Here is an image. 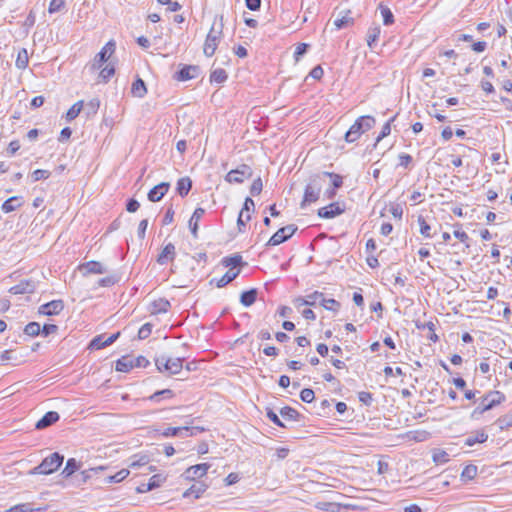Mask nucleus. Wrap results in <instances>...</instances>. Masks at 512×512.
<instances>
[{
  "mask_svg": "<svg viewBox=\"0 0 512 512\" xmlns=\"http://www.w3.org/2000/svg\"><path fill=\"white\" fill-rule=\"evenodd\" d=\"M376 120L373 116L365 115L356 119L354 124L345 133L344 139L347 143L357 141L362 134L374 127Z\"/></svg>",
  "mask_w": 512,
  "mask_h": 512,
  "instance_id": "nucleus-1",
  "label": "nucleus"
},
{
  "mask_svg": "<svg viewBox=\"0 0 512 512\" xmlns=\"http://www.w3.org/2000/svg\"><path fill=\"white\" fill-rule=\"evenodd\" d=\"M506 400L505 395L500 391L487 392L480 401V404L471 413V418L478 419L486 411L491 410Z\"/></svg>",
  "mask_w": 512,
  "mask_h": 512,
  "instance_id": "nucleus-2",
  "label": "nucleus"
},
{
  "mask_svg": "<svg viewBox=\"0 0 512 512\" xmlns=\"http://www.w3.org/2000/svg\"><path fill=\"white\" fill-rule=\"evenodd\" d=\"M325 179L321 174L313 175L305 187L303 201L301 206L316 202L319 199L322 188L325 184Z\"/></svg>",
  "mask_w": 512,
  "mask_h": 512,
  "instance_id": "nucleus-3",
  "label": "nucleus"
},
{
  "mask_svg": "<svg viewBox=\"0 0 512 512\" xmlns=\"http://www.w3.org/2000/svg\"><path fill=\"white\" fill-rule=\"evenodd\" d=\"M63 460H64L63 455L59 454L58 452H54V453L50 454L49 456H47L46 458H44L38 466L31 469L29 471V474L30 475H36V474L49 475V474L55 472L56 470H58V468L62 465Z\"/></svg>",
  "mask_w": 512,
  "mask_h": 512,
  "instance_id": "nucleus-4",
  "label": "nucleus"
},
{
  "mask_svg": "<svg viewBox=\"0 0 512 512\" xmlns=\"http://www.w3.org/2000/svg\"><path fill=\"white\" fill-rule=\"evenodd\" d=\"M223 34V23L222 21L217 24L214 22L211 26V29L206 37L203 52L207 57H211L214 55L218 44L222 38Z\"/></svg>",
  "mask_w": 512,
  "mask_h": 512,
  "instance_id": "nucleus-5",
  "label": "nucleus"
},
{
  "mask_svg": "<svg viewBox=\"0 0 512 512\" xmlns=\"http://www.w3.org/2000/svg\"><path fill=\"white\" fill-rule=\"evenodd\" d=\"M115 48V41H108L106 45L101 49V51L97 53L94 57L93 62L91 64V69L93 71L101 69L103 64L107 62L111 55L115 52Z\"/></svg>",
  "mask_w": 512,
  "mask_h": 512,
  "instance_id": "nucleus-6",
  "label": "nucleus"
},
{
  "mask_svg": "<svg viewBox=\"0 0 512 512\" xmlns=\"http://www.w3.org/2000/svg\"><path fill=\"white\" fill-rule=\"evenodd\" d=\"M253 175L252 168L247 164H241L236 169L231 170L225 176L228 183H243L245 179L251 178Z\"/></svg>",
  "mask_w": 512,
  "mask_h": 512,
  "instance_id": "nucleus-7",
  "label": "nucleus"
},
{
  "mask_svg": "<svg viewBox=\"0 0 512 512\" xmlns=\"http://www.w3.org/2000/svg\"><path fill=\"white\" fill-rule=\"evenodd\" d=\"M204 431V428L195 426V427H189V426H183V427H168L162 431V436L168 437V436H177L181 438H186L190 436H195L198 433H201Z\"/></svg>",
  "mask_w": 512,
  "mask_h": 512,
  "instance_id": "nucleus-8",
  "label": "nucleus"
},
{
  "mask_svg": "<svg viewBox=\"0 0 512 512\" xmlns=\"http://www.w3.org/2000/svg\"><path fill=\"white\" fill-rule=\"evenodd\" d=\"M297 231V227L293 224L284 226L276 231L266 243V246H277L291 238Z\"/></svg>",
  "mask_w": 512,
  "mask_h": 512,
  "instance_id": "nucleus-9",
  "label": "nucleus"
},
{
  "mask_svg": "<svg viewBox=\"0 0 512 512\" xmlns=\"http://www.w3.org/2000/svg\"><path fill=\"white\" fill-rule=\"evenodd\" d=\"M120 336V332L114 333L109 337H105V335H97L94 337L88 345V349L90 350H99L104 347H107L113 344Z\"/></svg>",
  "mask_w": 512,
  "mask_h": 512,
  "instance_id": "nucleus-10",
  "label": "nucleus"
},
{
  "mask_svg": "<svg viewBox=\"0 0 512 512\" xmlns=\"http://www.w3.org/2000/svg\"><path fill=\"white\" fill-rule=\"evenodd\" d=\"M200 74V67L197 65H183L179 71L175 72L173 78L177 81H187L197 78Z\"/></svg>",
  "mask_w": 512,
  "mask_h": 512,
  "instance_id": "nucleus-11",
  "label": "nucleus"
},
{
  "mask_svg": "<svg viewBox=\"0 0 512 512\" xmlns=\"http://www.w3.org/2000/svg\"><path fill=\"white\" fill-rule=\"evenodd\" d=\"M183 358H168L162 367V375L167 374L168 377L179 374L183 369Z\"/></svg>",
  "mask_w": 512,
  "mask_h": 512,
  "instance_id": "nucleus-12",
  "label": "nucleus"
},
{
  "mask_svg": "<svg viewBox=\"0 0 512 512\" xmlns=\"http://www.w3.org/2000/svg\"><path fill=\"white\" fill-rule=\"evenodd\" d=\"M64 309V303L62 300H53L39 307V313L52 316L58 315Z\"/></svg>",
  "mask_w": 512,
  "mask_h": 512,
  "instance_id": "nucleus-13",
  "label": "nucleus"
},
{
  "mask_svg": "<svg viewBox=\"0 0 512 512\" xmlns=\"http://www.w3.org/2000/svg\"><path fill=\"white\" fill-rule=\"evenodd\" d=\"M209 468L210 465L207 463H201L191 466L185 471V478L188 480L195 481L197 478H202L203 476H205Z\"/></svg>",
  "mask_w": 512,
  "mask_h": 512,
  "instance_id": "nucleus-14",
  "label": "nucleus"
},
{
  "mask_svg": "<svg viewBox=\"0 0 512 512\" xmlns=\"http://www.w3.org/2000/svg\"><path fill=\"white\" fill-rule=\"evenodd\" d=\"M36 289V284L32 280H22L18 284L9 289V293L13 295L30 294Z\"/></svg>",
  "mask_w": 512,
  "mask_h": 512,
  "instance_id": "nucleus-15",
  "label": "nucleus"
},
{
  "mask_svg": "<svg viewBox=\"0 0 512 512\" xmlns=\"http://www.w3.org/2000/svg\"><path fill=\"white\" fill-rule=\"evenodd\" d=\"M344 212V208H342L339 203L334 202L325 207L318 209V216L325 219L334 218L338 215H341Z\"/></svg>",
  "mask_w": 512,
  "mask_h": 512,
  "instance_id": "nucleus-16",
  "label": "nucleus"
},
{
  "mask_svg": "<svg viewBox=\"0 0 512 512\" xmlns=\"http://www.w3.org/2000/svg\"><path fill=\"white\" fill-rule=\"evenodd\" d=\"M208 484L204 481H195L189 489H187L183 493L184 498L193 497L194 499H198L202 496V494L207 490Z\"/></svg>",
  "mask_w": 512,
  "mask_h": 512,
  "instance_id": "nucleus-17",
  "label": "nucleus"
},
{
  "mask_svg": "<svg viewBox=\"0 0 512 512\" xmlns=\"http://www.w3.org/2000/svg\"><path fill=\"white\" fill-rule=\"evenodd\" d=\"M59 420V414L55 411L47 412L35 425L36 429L41 430L51 426Z\"/></svg>",
  "mask_w": 512,
  "mask_h": 512,
  "instance_id": "nucleus-18",
  "label": "nucleus"
},
{
  "mask_svg": "<svg viewBox=\"0 0 512 512\" xmlns=\"http://www.w3.org/2000/svg\"><path fill=\"white\" fill-rule=\"evenodd\" d=\"M205 214V209L198 207L193 212L190 220H189V228L191 230V233L194 238L198 237L197 231H198V223L202 219V217Z\"/></svg>",
  "mask_w": 512,
  "mask_h": 512,
  "instance_id": "nucleus-19",
  "label": "nucleus"
},
{
  "mask_svg": "<svg viewBox=\"0 0 512 512\" xmlns=\"http://www.w3.org/2000/svg\"><path fill=\"white\" fill-rule=\"evenodd\" d=\"M488 439V434L483 430H477L471 433L464 441L466 446H474L477 443H484Z\"/></svg>",
  "mask_w": 512,
  "mask_h": 512,
  "instance_id": "nucleus-20",
  "label": "nucleus"
},
{
  "mask_svg": "<svg viewBox=\"0 0 512 512\" xmlns=\"http://www.w3.org/2000/svg\"><path fill=\"white\" fill-rule=\"evenodd\" d=\"M133 368H134V357H132L130 355L121 357L119 360H117L116 366H115L116 371L125 372V373L129 372Z\"/></svg>",
  "mask_w": 512,
  "mask_h": 512,
  "instance_id": "nucleus-21",
  "label": "nucleus"
},
{
  "mask_svg": "<svg viewBox=\"0 0 512 512\" xmlns=\"http://www.w3.org/2000/svg\"><path fill=\"white\" fill-rule=\"evenodd\" d=\"M82 269H85L87 273L90 274H103L107 272V269L104 265L97 261H89L81 266Z\"/></svg>",
  "mask_w": 512,
  "mask_h": 512,
  "instance_id": "nucleus-22",
  "label": "nucleus"
},
{
  "mask_svg": "<svg viewBox=\"0 0 512 512\" xmlns=\"http://www.w3.org/2000/svg\"><path fill=\"white\" fill-rule=\"evenodd\" d=\"M192 188V180L189 177H182L177 181V193L184 197L186 196Z\"/></svg>",
  "mask_w": 512,
  "mask_h": 512,
  "instance_id": "nucleus-23",
  "label": "nucleus"
},
{
  "mask_svg": "<svg viewBox=\"0 0 512 512\" xmlns=\"http://www.w3.org/2000/svg\"><path fill=\"white\" fill-rule=\"evenodd\" d=\"M240 273V270L229 269L220 279L216 281V286L222 288L232 282Z\"/></svg>",
  "mask_w": 512,
  "mask_h": 512,
  "instance_id": "nucleus-24",
  "label": "nucleus"
},
{
  "mask_svg": "<svg viewBox=\"0 0 512 512\" xmlns=\"http://www.w3.org/2000/svg\"><path fill=\"white\" fill-rule=\"evenodd\" d=\"M131 93L134 97L143 98L147 93L146 85L141 78H137L131 87Z\"/></svg>",
  "mask_w": 512,
  "mask_h": 512,
  "instance_id": "nucleus-25",
  "label": "nucleus"
},
{
  "mask_svg": "<svg viewBox=\"0 0 512 512\" xmlns=\"http://www.w3.org/2000/svg\"><path fill=\"white\" fill-rule=\"evenodd\" d=\"M280 415L286 420L300 421L303 417L296 409L285 406L280 409Z\"/></svg>",
  "mask_w": 512,
  "mask_h": 512,
  "instance_id": "nucleus-26",
  "label": "nucleus"
},
{
  "mask_svg": "<svg viewBox=\"0 0 512 512\" xmlns=\"http://www.w3.org/2000/svg\"><path fill=\"white\" fill-rule=\"evenodd\" d=\"M301 9L304 10L303 22H307L310 15L315 14L316 2L315 0H302Z\"/></svg>",
  "mask_w": 512,
  "mask_h": 512,
  "instance_id": "nucleus-27",
  "label": "nucleus"
},
{
  "mask_svg": "<svg viewBox=\"0 0 512 512\" xmlns=\"http://www.w3.org/2000/svg\"><path fill=\"white\" fill-rule=\"evenodd\" d=\"M257 299V290L250 289L248 291H244L240 296V302L245 307L251 306Z\"/></svg>",
  "mask_w": 512,
  "mask_h": 512,
  "instance_id": "nucleus-28",
  "label": "nucleus"
},
{
  "mask_svg": "<svg viewBox=\"0 0 512 512\" xmlns=\"http://www.w3.org/2000/svg\"><path fill=\"white\" fill-rule=\"evenodd\" d=\"M81 465L76 461L75 458H69L66 462L64 469L62 470V475L65 478L70 477L74 474L78 469H80Z\"/></svg>",
  "mask_w": 512,
  "mask_h": 512,
  "instance_id": "nucleus-29",
  "label": "nucleus"
},
{
  "mask_svg": "<svg viewBox=\"0 0 512 512\" xmlns=\"http://www.w3.org/2000/svg\"><path fill=\"white\" fill-rule=\"evenodd\" d=\"M21 206L20 198L17 196L10 197L2 204V211L4 213H10Z\"/></svg>",
  "mask_w": 512,
  "mask_h": 512,
  "instance_id": "nucleus-30",
  "label": "nucleus"
},
{
  "mask_svg": "<svg viewBox=\"0 0 512 512\" xmlns=\"http://www.w3.org/2000/svg\"><path fill=\"white\" fill-rule=\"evenodd\" d=\"M221 263L224 267H230V269L234 270V268L243 264L242 256L239 254H235L233 256L224 257L221 260Z\"/></svg>",
  "mask_w": 512,
  "mask_h": 512,
  "instance_id": "nucleus-31",
  "label": "nucleus"
},
{
  "mask_svg": "<svg viewBox=\"0 0 512 512\" xmlns=\"http://www.w3.org/2000/svg\"><path fill=\"white\" fill-rule=\"evenodd\" d=\"M228 78L227 72L222 68H216L210 74V82L221 84L224 83Z\"/></svg>",
  "mask_w": 512,
  "mask_h": 512,
  "instance_id": "nucleus-32",
  "label": "nucleus"
},
{
  "mask_svg": "<svg viewBox=\"0 0 512 512\" xmlns=\"http://www.w3.org/2000/svg\"><path fill=\"white\" fill-rule=\"evenodd\" d=\"M381 33V28L379 25L372 26L368 29L367 32V44L370 48L377 42Z\"/></svg>",
  "mask_w": 512,
  "mask_h": 512,
  "instance_id": "nucleus-33",
  "label": "nucleus"
},
{
  "mask_svg": "<svg viewBox=\"0 0 512 512\" xmlns=\"http://www.w3.org/2000/svg\"><path fill=\"white\" fill-rule=\"evenodd\" d=\"M417 328L422 329V330H427L428 333H427L426 337L429 340H431L433 342L438 341V336L435 334V324L432 321H428L426 323H423L422 325L417 324Z\"/></svg>",
  "mask_w": 512,
  "mask_h": 512,
  "instance_id": "nucleus-34",
  "label": "nucleus"
},
{
  "mask_svg": "<svg viewBox=\"0 0 512 512\" xmlns=\"http://www.w3.org/2000/svg\"><path fill=\"white\" fill-rule=\"evenodd\" d=\"M28 61H29V57H28L27 50L25 48H23L18 52L15 65L19 69H25L28 65Z\"/></svg>",
  "mask_w": 512,
  "mask_h": 512,
  "instance_id": "nucleus-35",
  "label": "nucleus"
},
{
  "mask_svg": "<svg viewBox=\"0 0 512 512\" xmlns=\"http://www.w3.org/2000/svg\"><path fill=\"white\" fill-rule=\"evenodd\" d=\"M418 223L420 226L421 235L426 238H432L433 234L431 233V226L426 222L425 218L422 215L418 216Z\"/></svg>",
  "mask_w": 512,
  "mask_h": 512,
  "instance_id": "nucleus-36",
  "label": "nucleus"
},
{
  "mask_svg": "<svg viewBox=\"0 0 512 512\" xmlns=\"http://www.w3.org/2000/svg\"><path fill=\"white\" fill-rule=\"evenodd\" d=\"M100 107V100L98 98H93L89 100L85 105V113L90 115H95Z\"/></svg>",
  "mask_w": 512,
  "mask_h": 512,
  "instance_id": "nucleus-37",
  "label": "nucleus"
},
{
  "mask_svg": "<svg viewBox=\"0 0 512 512\" xmlns=\"http://www.w3.org/2000/svg\"><path fill=\"white\" fill-rule=\"evenodd\" d=\"M83 108V101L76 102L66 113L67 121L74 120Z\"/></svg>",
  "mask_w": 512,
  "mask_h": 512,
  "instance_id": "nucleus-38",
  "label": "nucleus"
},
{
  "mask_svg": "<svg viewBox=\"0 0 512 512\" xmlns=\"http://www.w3.org/2000/svg\"><path fill=\"white\" fill-rule=\"evenodd\" d=\"M323 178L329 177L332 179V188L339 189L343 185V178L339 174L333 172H323L321 173Z\"/></svg>",
  "mask_w": 512,
  "mask_h": 512,
  "instance_id": "nucleus-39",
  "label": "nucleus"
},
{
  "mask_svg": "<svg viewBox=\"0 0 512 512\" xmlns=\"http://www.w3.org/2000/svg\"><path fill=\"white\" fill-rule=\"evenodd\" d=\"M349 14L350 11H347L344 16L334 20V25L337 29H343L353 23V18Z\"/></svg>",
  "mask_w": 512,
  "mask_h": 512,
  "instance_id": "nucleus-40",
  "label": "nucleus"
},
{
  "mask_svg": "<svg viewBox=\"0 0 512 512\" xmlns=\"http://www.w3.org/2000/svg\"><path fill=\"white\" fill-rule=\"evenodd\" d=\"M380 12H381V15L383 17V23L384 25H391L394 23V16H393V13L392 11L387 7V6H384V5H380Z\"/></svg>",
  "mask_w": 512,
  "mask_h": 512,
  "instance_id": "nucleus-41",
  "label": "nucleus"
},
{
  "mask_svg": "<svg viewBox=\"0 0 512 512\" xmlns=\"http://www.w3.org/2000/svg\"><path fill=\"white\" fill-rule=\"evenodd\" d=\"M99 78L103 82H107L114 74H115V67L111 64L106 65L104 68L99 69Z\"/></svg>",
  "mask_w": 512,
  "mask_h": 512,
  "instance_id": "nucleus-42",
  "label": "nucleus"
},
{
  "mask_svg": "<svg viewBox=\"0 0 512 512\" xmlns=\"http://www.w3.org/2000/svg\"><path fill=\"white\" fill-rule=\"evenodd\" d=\"M397 114L390 118L382 127L380 134L378 135L376 142H380L383 138L391 133V123L395 121Z\"/></svg>",
  "mask_w": 512,
  "mask_h": 512,
  "instance_id": "nucleus-43",
  "label": "nucleus"
},
{
  "mask_svg": "<svg viewBox=\"0 0 512 512\" xmlns=\"http://www.w3.org/2000/svg\"><path fill=\"white\" fill-rule=\"evenodd\" d=\"M24 332L28 336H32V337L37 336L41 332L40 324L37 322L28 323L24 328Z\"/></svg>",
  "mask_w": 512,
  "mask_h": 512,
  "instance_id": "nucleus-44",
  "label": "nucleus"
},
{
  "mask_svg": "<svg viewBox=\"0 0 512 512\" xmlns=\"http://www.w3.org/2000/svg\"><path fill=\"white\" fill-rule=\"evenodd\" d=\"M40 509H34L30 503H22L12 506L7 512H34Z\"/></svg>",
  "mask_w": 512,
  "mask_h": 512,
  "instance_id": "nucleus-45",
  "label": "nucleus"
},
{
  "mask_svg": "<svg viewBox=\"0 0 512 512\" xmlns=\"http://www.w3.org/2000/svg\"><path fill=\"white\" fill-rule=\"evenodd\" d=\"M103 470H104L103 466L84 470L80 474L81 479L79 481L85 483V482H87L88 479H90L93 476V474H97L98 472L103 471Z\"/></svg>",
  "mask_w": 512,
  "mask_h": 512,
  "instance_id": "nucleus-46",
  "label": "nucleus"
},
{
  "mask_svg": "<svg viewBox=\"0 0 512 512\" xmlns=\"http://www.w3.org/2000/svg\"><path fill=\"white\" fill-rule=\"evenodd\" d=\"M497 423L501 429L512 427V409L507 414L498 418Z\"/></svg>",
  "mask_w": 512,
  "mask_h": 512,
  "instance_id": "nucleus-47",
  "label": "nucleus"
},
{
  "mask_svg": "<svg viewBox=\"0 0 512 512\" xmlns=\"http://www.w3.org/2000/svg\"><path fill=\"white\" fill-rule=\"evenodd\" d=\"M321 305L325 309L331 310L334 312L338 311L340 308V303L333 298H331V299H326L325 297L322 298Z\"/></svg>",
  "mask_w": 512,
  "mask_h": 512,
  "instance_id": "nucleus-48",
  "label": "nucleus"
},
{
  "mask_svg": "<svg viewBox=\"0 0 512 512\" xmlns=\"http://www.w3.org/2000/svg\"><path fill=\"white\" fill-rule=\"evenodd\" d=\"M128 475H129V470L122 469L119 472H117L116 474L108 476L107 482L108 483H112V482L118 483V482H121L122 480H124Z\"/></svg>",
  "mask_w": 512,
  "mask_h": 512,
  "instance_id": "nucleus-49",
  "label": "nucleus"
},
{
  "mask_svg": "<svg viewBox=\"0 0 512 512\" xmlns=\"http://www.w3.org/2000/svg\"><path fill=\"white\" fill-rule=\"evenodd\" d=\"M162 6H166L165 11L172 13L180 10L182 8L181 4L178 1L173 0H161Z\"/></svg>",
  "mask_w": 512,
  "mask_h": 512,
  "instance_id": "nucleus-50",
  "label": "nucleus"
},
{
  "mask_svg": "<svg viewBox=\"0 0 512 512\" xmlns=\"http://www.w3.org/2000/svg\"><path fill=\"white\" fill-rule=\"evenodd\" d=\"M152 327L153 325L149 322L142 325L138 331V338L140 340L147 339L151 335Z\"/></svg>",
  "mask_w": 512,
  "mask_h": 512,
  "instance_id": "nucleus-51",
  "label": "nucleus"
},
{
  "mask_svg": "<svg viewBox=\"0 0 512 512\" xmlns=\"http://www.w3.org/2000/svg\"><path fill=\"white\" fill-rule=\"evenodd\" d=\"M433 461L436 464H443L449 461V454L444 450H438L433 454Z\"/></svg>",
  "mask_w": 512,
  "mask_h": 512,
  "instance_id": "nucleus-52",
  "label": "nucleus"
},
{
  "mask_svg": "<svg viewBox=\"0 0 512 512\" xmlns=\"http://www.w3.org/2000/svg\"><path fill=\"white\" fill-rule=\"evenodd\" d=\"M65 0H51L48 11L53 14L61 11L65 7Z\"/></svg>",
  "mask_w": 512,
  "mask_h": 512,
  "instance_id": "nucleus-53",
  "label": "nucleus"
},
{
  "mask_svg": "<svg viewBox=\"0 0 512 512\" xmlns=\"http://www.w3.org/2000/svg\"><path fill=\"white\" fill-rule=\"evenodd\" d=\"M250 218H251L250 214H245L244 211H240L238 219H237V226H238V230L240 232L244 231L246 223L250 220Z\"/></svg>",
  "mask_w": 512,
  "mask_h": 512,
  "instance_id": "nucleus-54",
  "label": "nucleus"
},
{
  "mask_svg": "<svg viewBox=\"0 0 512 512\" xmlns=\"http://www.w3.org/2000/svg\"><path fill=\"white\" fill-rule=\"evenodd\" d=\"M159 475H154L151 479H150V482L148 484H142L141 487L138 488V490L140 492H143V491H148V490H151L153 489L154 487H158L159 486Z\"/></svg>",
  "mask_w": 512,
  "mask_h": 512,
  "instance_id": "nucleus-55",
  "label": "nucleus"
},
{
  "mask_svg": "<svg viewBox=\"0 0 512 512\" xmlns=\"http://www.w3.org/2000/svg\"><path fill=\"white\" fill-rule=\"evenodd\" d=\"M300 398L303 402L311 403L315 398V393L312 389L305 388L300 392Z\"/></svg>",
  "mask_w": 512,
  "mask_h": 512,
  "instance_id": "nucleus-56",
  "label": "nucleus"
},
{
  "mask_svg": "<svg viewBox=\"0 0 512 512\" xmlns=\"http://www.w3.org/2000/svg\"><path fill=\"white\" fill-rule=\"evenodd\" d=\"M49 176H50V172L48 170H43V169H37L32 173V179L34 182L42 180V179H47V178H49Z\"/></svg>",
  "mask_w": 512,
  "mask_h": 512,
  "instance_id": "nucleus-57",
  "label": "nucleus"
},
{
  "mask_svg": "<svg viewBox=\"0 0 512 512\" xmlns=\"http://www.w3.org/2000/svg\"><path fill=\"white\" fill-rule=\"evenodd\" d=\"M175 255V247L172 244H167L162 249V260L163 259H173Z\"/></svg>",
  "mask_w": 512,
  "mask_h": 512,
  "instance_id": "nucleus-58",
  "label": "nucleus"
},
{
  "mask_svg": "<svg viewBox=\"0 0 512 512\" xmlns=\"http://www.w3.org/2000/svg\"><path fill=\"white\" fill-rule=\"evenodd\" d=\"M266 416L275 425L279 427H285L284 423L280 420L278 415L272 409H267Z\"/></svg>",
  "mask_w": 512,
  "mask_h": 512,
  "instance_id": "nucleus-59",
  "label": "nucleus"
},
{
  "mask_svg": "<svg viewBox=\"0 0 512 512\" xmlns=\"http://www.w3.org/2000/svg\"><path fill=\"white\" fill-rule=\"evenodd\" d=\"M477 474V467L474 465H468L464 468L462 472V477L467 479H473Z\"/></svg>",
  "mask_w": 512,
  "mask_h": 512,
  "instance_id": "nucleus-60",
  "label": "nucleus"
},
{
  "mask_svg": "<svg viewBox=\"0 0 512 512\" xmlns=\"http://www.w3.org/2000/svg\"><path fill=\"white\" fill-rule=\"evenodd\" d=\"M148 199L151 202L160 201V184L155 185L148 193Z\"/></svg>",
  "mask_w": 512,
  "mask_h": 512,
  "instance_id": "nucleus-61",
  "label": "nucleus"
},
{
  "mask_svg": "<svg viewBox=\"0 0 512 512\" xmlns=\"http://www.w3.org/2000/svg\"><path fill=\"white\" fill-rule=\"evenodd\" d=\"M262 187H263V184H262V181L260 178H257L253 181L251 187H250V193L253 195V196H256V195H259L262 191Z\"/></svg>",
  "mask_w": 512,
  "mask_h": 512,
  "instance_id": "nucleus-62",
  "label": "nucleus"
},
{
  "mask_svg": "<svg viewBox=\"0 0 512 512\" xmlns=\"http://www.w3.org/2000/svg\"><path fill=\"white\" fill-rule=\"evenodd\" d=\"M308 48L309 45L306 43L299 44L294 52L295 60L298 61L307 52Z\"/></svg>",
  "mask_w": 512,
  "mask_h": 512,
  "instance_id": "nucleus-63",
  "label": "nucleus"
},
{
  "mask_svg": "<svg viewBox=\"0 0 512 512\" xmlns=\"http://www.w3.org/2000/svg\"><path fill=\"white\" fill-rule=\"evenodd\" d=\"M358 399L363 404L369 406L373 401L372 394L370 392L361 391L358 393Z\"/></svg>",
  "mask_w": 512,
  "mask_h": 512,
  "instance_id": "nucleus-64",
  "label": "nucleus"
}]
</instances>
